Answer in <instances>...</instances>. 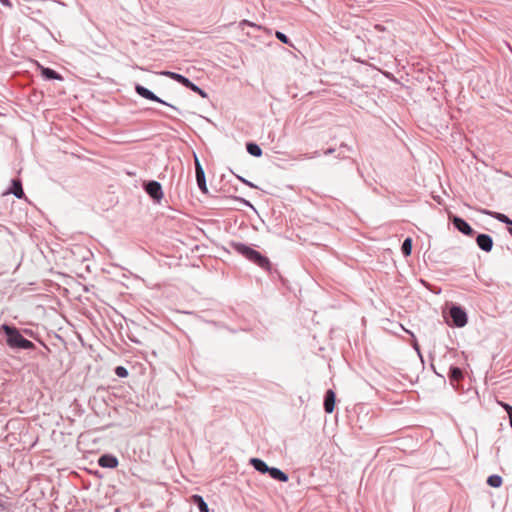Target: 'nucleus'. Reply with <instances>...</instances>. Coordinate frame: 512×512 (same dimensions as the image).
I'll return each mask as SVG.
<instances>
[{
  "mask_svg": "<svg viewBox=\"0 0 512 512\" xmlns=\"http://www.w3.org/2000/svg\"><path fill=\"white\" fill-rule=\"evenodd\" d=\"M1 329L6 335V343L10 348L23 350H32L35 348L34 343L24 338L18 328L3 324Z\"/></svg>",
  "mask_w": 512,
  "mask_h": 512,
  "instance_id": "nucleus-1",
  "label": "nucleus"
},
{
  "mask_svg": "<svg viewBox=\"0 0 512 512\" xmlns=\"http://www.w3.org/2000/svg\"><path fill=\"white\" fill-rule=\"evenodd\" d=\"M231 247L239 254L244 256L246 259L250 260L254 264L258 265L259 267L269 270L270 269V261L269 259L256 251L255 249L247 246L244 243L241 242H231Z\"/></svg>",
  "mask_w": 512,
  "mask_h": 512,
  "instance_id": "nucleus-2",
  "label": "nucleus"
},
{
  "mask_svg": "<svg viewBox=\"0 0 512 512\" xmlns=\"http://www.w3.org/2000/svg\"><path fill=\"white\" fill-rule=\"evenodd\" d=\"M135 91L136 93L147 99V100H150V101H154V102H158V103H161L163 105H166L176 111H179L177 107L173 106L172 104L170 103H167L166 101L162 100L161 98H159L157 95H155L151 90H149L148 88L140 85V84H136L135 85Z\"/></svg>",
  "mask_w": 512,
  "mask_h": 512,
  "instance_id": "nucleus-3",
  "label": "nucleus"
},
{
  "mask_svg": "<svg viewBox=\"0 0 512 512\" xmlns=\"http://www.w3.org/2000/svg\"><path fill=\"white\" fill-rule=\"evenodd\" d=\"M145 192L156 202L163 198L162 186L159 182L151 180L144 184Z\"/></svg>",
  "mask_w": 512,
  "mask_h": 512,
  "instance_id": "nucleus-4",
  "label": "nucleus"
},
{
  "mask_svg": "<svg viewBox=\"0 0 512 512\" xmlns=\"http://www.w3.org/2000/svg\"><path fill=\"white\" fill-rule=\"evenodd\" d=\"M195 174H196V182H197L198 188L203 193L207 194L208 188L206 185L205 172L196 156H195Z\"/></svg>",
  "mask_w": 512,
  "mask_h": 512,
  "instance_id": "nucleus-5",
  "label": "nucleus"
},
{
  "mask_svg": "<svg viewBox=\"0 0 512 512\" xmlns=\"http://www.w3.org/2000/svg\"><path fill=\"white\" fill-rule=\"evenodd\" d=\"M450 316L453 320L454 325L457 327H463L467 323L466 312L458 306H453L450 308Z\"/></svg>",
  "mask_w": 512,
  "mask_h": 512,
  "instance_id": "nucleus-6",
  "label": "nucleus"
},
{
  "mask_svg": "<svg viewBox=\"0 0 512 512\" xmlns=\"http://www.w3.org/2000/svg\"><path fill=\"white\" fill-rule=\"evenodd\" d=\"M452 222L454 226L463 234L467 236H472L474 234V230L471 228V226L462 218L454 216L452 218Z\"/></svg>",
  "mask_w": 512,
  "mask_h": 512,
  "instance_id": "nucleus-7",
  "label": "nucleus"
},
{
  "mask_svg": "<svg viewBox=\"0 0 512 512\" xmlns=\"http://www.w3.org/2000/svg\"><path fill=\"white\" fill-rule=\"evenodd\" d=\"M118 459L112 454H103L98 460L99 466L103 468H116L118 466Z\"/></svg>",
  "mask_w": 512,
  "mask_h": 512,
  "instance_id": "nucleus-8",
  "label": "nucleus"
},
{
  "mask_svg": "<svg viewBox=\"0 0 512 512\" xmlns=\"http://www.w3.org/2000/svg\"><path fill=\"white\" fill-rule=\"evenodd\" d=\"M477 245L485 252H490L493 247V240L487 234H479L476 238Z\"/></svg>",
  "mask_w": 512,
  "mask_h": 512,
  "instance_id": "nucleus-9",
  "label": "nucleus"
},
{
  "mask_svg": "<svg viewBox=\"0 0 512 512\" xmlns=\"http://www.w3.org/2000/svg\"><path fill=\"white\" fill-rule=\"evenodd\" d=\"M7 193L13 194L16 198L22 199L25 197V193L22 188V182L20 179H12L11 186Z\"/></svg>",
  "mask_w": 512,
  "mask_h": 512,
  "instance_id": "nucleus-10",
  "label": "nucleus"
},
{
  "mask_svg": "<svg viewBox=\"0 0 512 512\" xmlns=\"http://www.w3.org/2000/svg\"><path fill=\"white\" fill-rule=\"evenodd\" d=\"M336 395L335 392L329 389L325 394L324 409L326 413H332L335 408Z\"/></svg>",
  "mask_w": 512,
  "mask_h": 512,
  "instance_id": "nucleus-11",
  "label": "nucleus"
},
{
  "mask_svg": "<svg viewBox=\"0 0 512 512\" xmlns=\"http://www.w3.org/2000/svg\"><path fill=\"white\" fill-rule=\"evenodd\" d=\"M160 74L173 79L174 81L182 84L185 87L188 84H190V79L185 77L184 75L179 74V73L172 72V71H162Z\"/></svg>",
  "mask_w": 512,
  "mask_h": 512,
  "instance_id": "nucleus-12",
  "label": "nucleus"
},
{
  "mask_svg": "<svg viewBox=\"0 0 512 512\" xmlns=\"http://www.w3.org/2000/svg\"><path fill=\"white\" fill-rule=\"evenodd\" d=\"M250 464L256 471L260 472L261 474L268 473V471L270 469V467L266 464V462L259 458H251Z\"/></svg>",
  "mask_w": 512,
  "mask_h": 512,
  "instance_id": "nucleus-13",
  "label": "nucleus"
},
{
  "mask_svg": "<svg viewBox=\"0 0 512 512\" xmlns=\"http://www.w3.org/2000/svg\"><path fill=\"white\" fill-rule=\"evenodd\" d=\"M41 75L46 80H63V77L57 71L48 67H41Z\"/></svg>",
  "mask_w": 512,
  "mask_h": 512,
  "instance_id": "nucleus-14",
  "label": "nucleus"
},
{
  "mask_svg": "<svg viewBox=\"0 0 512 512\" xmlns=\"http://www.w3.org/2000/svg\"><path fill=\"white\" fill-rule=\"evenodd\" d=\"M191 502L198 508L199 512H209L208 505L201 495H192Z\"/></svg>",
  "mask_w": 512,
  "mask_h": 512,
  "instance_id": "nucleus-15",
  "label": "nucleus"
},
{
  "mask_svg": "<svg viewBox=\"0 0 512 512\" xmlns=\"http://www.w3.org/2000/svg\"><path fill=\"white\" fill-rule=\"evenodd\" d=\"M268 474L270 477L274 480L286 482L288 481V474L283 472L282 470L276 468V467H270Z\"/></svg>",
  "mask_w": 512,
  "mask_h": 512,
  "instance_id": "nucleus-16",
  "label": "nucleus"
},
{
  "mask_svg": "<svg viewBox=\"0 0 512 512\" xmlns=\"http://www.w3.org/2000/svg\"><path fill=\"white\" fill-rule=\"evenodd\" d=\"M246 150L250 155H252L254 157H260L262 155L261 147L257 143H254V142H248L246 144Z\"/></svg>",
  "mask_w": 512,
  "mask_h": 512,
  "instance_id": "nucleus-17",
  "label": "nucleus"
},
{
  "mask_svg": "<svg viewBox=\"0 0 512 512\" xmlns=\"http://www.w3.org/2000/svg\"><path fill=\"white\" fill-rule=\"evenodd\" d=\"M488 214L493 216V217H495L500 222H503V223L507 224L508 225V231L512 235V220L511 219H509L506 215H504L502 213H491V212H488Z\"/></svg>",
  "mask_w": 512,
  "mask_h": 512,
  "instance_id": "nucleus-18",
  "label": "nucleus"
},
{
  "mask_svg": "<svg viewBox=\"0 0 512 512\" xmlns=\"http://www.w3.org/2000/svg\"><path fill=\"white\" fill-rule=\"evenodd\" d=\"M449 378L451 380V382H459L463 379V372L460 368L458 367H452L450 369V375H449Z\"/></svg>",
  "mask_w": 512,
  "mask_h": 512,
  "instance_id": "nucleus-19",
  "label": "nucleus"
},
{
  "mask_svg": "<svg viewBox=\"0 0 512 512\" xmlns=\"http://www.w3.org/2000/svg\"><path fill=\"white\" fill-rule=\"evenodd\" d=\"M402 252L405 256H410L412 252V239L406 238L402 244Z\"/></svg>",
  "mask_w": 512,
  "mask_h": 512,
  "instance_id": "nucleus-20",
  "label": "nucleus"
},
{
  "mask_svg": "<svg viewBox=\"0 0 512 512\" xmlns=\"http://www.w3.org/2000/svg\"><path fill=\"white\" fill-rule=\"evenodd\" d=\"M487 483L492 487H500L502 485V478L498 475H491L487 479Z\"/></svg>",
  "mask_w": 512,
  "mask_h": 512,
  "instance_id": "nucleus-21",
  "label": "nucleus"
},
{
  "mask_svg": "<svg viewBox=\"0 0 512 512\" xmlns=\"http://www.w3.org/2000/svg\"><path fill=\"white\" fill-rule=\"evenodd\" d=\"M186 88H189L190 90H192L193 92L199 94L203 98L207 97V93L202 88H200L199 86L194 84L191 80H190V84H188L186 86Z\"/></svg>",
  "mask_w": 512,
  "mask_h": 512,
  "instance_id": "nucleus-22",
  "label": "nucleus"
},
{
  "mask_svg": "<svg viewBox=\"0 0 512 512\" xmlns=\"http://www.w3.org/2000/svg\"><path fill=\"white\" fill-rule=\"evenodd\" d=\"M115 374L120 378H125L128 376V370L124 366H117L115 368Z\"/></svg>",
  "mask_w": 512,
  "mask_h": 512,
  "instance_id": "nucleus-23",
  "label": "nucleus"
},
{
  "mask_svg": "<svg viewBox=\"0 0 512 512\" xmlns=\"http://www.w3.org/2000/svg\"><path fill=\"white\" fill-rule=\"evenodd\" d=\"M505 410L506 412L508 413V416H509V420H510V424H511V427H512V406H510L509 404L507 403H504V402H501L499 401L498 402Z\"/></svg>",
  "mask_w": 512,
  "mask_h": 512,
  "instance_id": "nucleus-24",
  "label": "nucleus"
},
{
  "mask_svg": "<svg viewBox=\"0 0 512 512\" xmlns=\"http://www.w3.org/2000/svg\"><path fill=\"white\" fill-rule=\"evenodd\" d=\"M276 37H277V39H279L282 43H284V44H288V35H286L285 33L280 32V31H277V32H276Z\"/></svg>",
  "mask_w": 512,
  "mask_h": 512,
  "instance_id": "nucleus-25",
  "label": "nucleus"
},
{
  "mask_svg": "<svg viewBox=\"0 0 512 512\" xmlns=\"http://www.w3.org/2000/svg\"><path fill=\"white\" fill-rule=\"evenodd\" d=\"M237 178H238L241 182H243L244 184H246V185H248V186H250V187H255V185H254L253 183H251L250 181H248V180L244 179L243 177H241V176H237Z\"/></svg>",
  "mask_w": 512,
  "mask_h": 512,
  "instance_id": "nucleus-26",
  "label": "nucleus"
},
{
  "mask_svg": "<svg viewBox=\"0 0 512 512\" xmlns=\"http://www.w3.org/2000/svg\"><path fill=\"white\" fill-rule=\"evenodd\" d=\"M375 29L379 32H384L386 31V28L383 26V25H380V24H376L375 25Z\"/></svg>",
  "mask_w": 512,
  "mask_h": 512,
  "instance_id": "nucleus-27",
  "label": "nucleus"
},
{
  "mask_svg": "<svg viewBox=\"0 0 512 512\" xmlns=\"http://www.w3.org/2000/svg\"><path fill=\"white\" fill-rule=\"evenodd\" d=\"M0 2L4 5V6H7V7H11L12 4L9 0H0Z\"/></svg>",
  "mask_w": 512,
  "mask_h": 512,
  "instance_id": "nucleus-28",
  "label": "nucleus"
}]
</instances>
